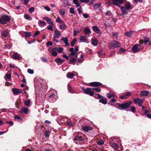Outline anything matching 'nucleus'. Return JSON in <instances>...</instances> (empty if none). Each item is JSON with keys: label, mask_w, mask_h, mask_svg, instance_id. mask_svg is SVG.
<instances>
[{"label": "nucleus", "mask_w": 151, "mask_h": 151, "mask_svg": "<svg viewBox=\"0 0 151 151\" xmlns=\"http://www.w3.org/2000/svg\"><path fill=\"white\" fill-rule=\"evenodd\" d=\"M131 7L130 4L129 2H127L124 6H122L120 7V10L123 15L127 14L129 11Z\"/></svg>", "instance_id": "nucleus-1"}, {"label": "nucleus", "mask_w": 151, "mask_h": 151, "mask_svg": "<svg viewBox=\"0 0 151 151\" xmlns=\"http://www.w3.org/2000/svg\"><path fill=\"white\" fill-rule=\"evenodd\" d=\"M131 101H129L126 103L123 104L117 103L116 104L118 106V107L117 108L118 109L120 110H124V109H127L129 107L131 104Z\"/></svg>", "instance_id": "nucleus-2"}, {"label": "nucleus", "mask_w": 151, "mask_h": 151, "mask_svg": "<svg viewBox=\"0 0 151 151\" xmlns=\"http://www.w3.org/2000/svg\"><path fill=\"white\" fill-rule=\"evenodd\" d=\"M10 20V17L8 15H3L0 18V24H6V22H9Z\"/></svg>", "instance_id": "nucleus-3"}, {"label": "nucleus", "mask_w": 151, "mask_h": 151, "mask_svg": "<svg viewBox=\"0 0 151 151\" xmlns=\"http://www.w3.org/2000/svg\"><path fill=\"white\" fill-rule=\"evenodd\" d=\"M109 47L111 49L116 47H118L120 46V44L116 41H114L109 44Z\"/></svg>", "instance_id": "nucleus-4"}, {"label": "nucleus", "mask_w": 151, "mask_h": 151, "mask_svg": "<svg viewBox=\"0 0 151 151\" xmlns=\"http://www.w3.org/2000/svg\"><path fill=\"white\" fill-rule=\"evenodd\" d=\"M82 90L84 93L89 95L91 96H93L94 95L93 92L91 91V89L90 88H83Z\"/></svg>", "instance_id": "nucleus-5"}, {"label": "nucleus", "mask_w": 151, "mask_h": 151, "mask_svg": "<svg viewBox=\"0 0 151 151\" xmlns=\"http://www.w3.org/2000/svg\"><path fill=\"white\" fill-rule=\"evenodd\" d=\"M133 100L134 102V103L135 104H138L139 106H142L144 100V99H140L139 98H134Z\"/></svg>", "instance_id": "nucleus-6"}, {"label": "nucleus", "mask_w": 151, "mask_h": 151, "mask_svg": "<svg viewBox=\"0 0 151 151\" xmlns=\"http://www.w3.org/2000/svg\"><path fill=\"white\" fill-rule=\"evenodd\" d=\"M69 51L71 52L69 54V56L70 58H73V56H74V57L77 58V53H76L74 51V49L73 48H70L69 50Z\"/></svg>", "instance_id": "nucleus-7"}, {"label": "nucleus", "mask_w": 151, "mask_h": 151, "mask_svg": "<svg viewBox=\"0 0 151 151\" xmlns=\"http://www.w3.org/2000/svg\"><path fill=\"white\" fill-rule=\"evenodd\" d=\"M113 2L112 3V4L113 5H116L117 6L119 7L120 5L118 4V3L122 4L124 2V1H126L127 0H112Z\"/></svg>", "instance_id": "nucleus-8"}, {"label": "nucleus", "mask_w": 151, "mask_h": 151, "mask_svg": "<svg viewBox=\"0 0 151 151\" xmlns=\"http://www.w3.org/2000/svg\"><path fill=\"white\" fill-rule=\"evenodd\" d=\"M84 139L81 136H77L74 139V140L75 141H76V143L78 144V143H80V142H82Z\"/></svg>", "instance_id": "nucleus-9"}, {"label": "nucleus", "mask_w": 151, "mask_h": 151, "mask_svg": "<svg viewBox=\"0 0 151 151\" xmlns=\"http://www.w3.org/2000/svg\"><path fill=\"white\" fill-rule=\"evenodd\" d=\"M102 85V84L100 82H91L89 84V86H97Z\"/></svg>", "instance_id": "nucleus-10"}, {"label": "nucleus", "mask_w": 151, "mask_h": 151, "mask_svg": "<svg viewBox=\"0 0 151 151\" xmlns=\"http://www.w3.org/2000/svg\"><path fill=\"white\" fill-rule=\"evenodd\" d=\"M43 19L45 20H46L48 24L52 25L53 26L54 25V24L52 22L49 17H43Z\"/></svg>", "instance_id": "nucleus-11"}, {"label": "nucleus", "mask_w": 151, "mask_h": 151, "mask_svg": "<svg viewBox=\"0 0 151 151\" xmlns=\"http://www.w3.org/2000/svg\"><path fill=\"white\" fill-rule=\"evenodd\" d=\"M54 94H52L50 95L49 98V101L50 102H54L56 100V98H54Z\"/></svg>", "instance_id": "nucleus-12"}, {"label": "nucleus", "mask_w": 151, "mask_h": 151, "mask_svg": "<svg viewBox=\"0 0 151 151\" xmlns=\"http://www.w3.org/2000/svg\"><path fill=\"white\" fill-rule=\"evenodd\" d=\"M139 44H135L133 46L132 48V50L133 52H137L139 51V48H138L139 46Z\"/></svg>", "instance_id": "nucleus-13"}, {"label": "nucleus", "mask_w": 151, "mask_h": 151, "mask_svg": "<svg viewBox=\"0 0 151 151\" xmlns=\"http://www.w3.org/2000/svg\"><path fill=\"white\" fill-rule=\"evenodd\" d=\"M28 109L27 108L22 107L21 111H20V113H24L26 114H28Z\"/></svg>", "instance_id": "nucleus-14"}, {"label": "nucleus", "mask_w": 151, "mask_h": 151, "mask_svg": "<svg viewBox=\"0 0 151 151\" xmlns=\"http://www.w3.org/2000/svg\"><path fill=\"white\" fill-rule=\"evenodd\" d=\"M82 129L85 132H88L89 130H91L92 128L90 126H83L82 127Z\"/></svg>", "instance_id": "nucleus-15"}, {"label": "nucleus", "mask_w": 151, "mask_h": 151, "mask_svg": "<svg viewBox=\"0 0 151 151\" xmlns=\"http://www.w3.org/2000/svg\"><path fill=\"white\" fill-rule=\"evenodd\" d=\"M61 40L64 42L66 46H69V43L68 42V40L67 38L63 37L61 38Z\"/></svg>", "instance_id": "nucleus-16"}, {"label": "nucleus", "mask_w": 151, "mask_h": 151, "mask_svg": "<svg viewBox=\"0 0 151 151\" xmlns=\"http://www.w3.org/2000/svg\"><path fill=\"white\" fill-rule=\"evenodd\" d=\"M9 31L7 29L4 30L1 32L2 35L5 37H7L9 33Z\"/></svg>", "instance_id": "nucleus-17"}, {"label": "nucleus", "mask_w": 151, "mask_h": 151, "mask_svg": "<svg viewBox=\"0 0 151 151\" xmlns=\"http://www.w3.org/2000/svg\"><path fill=\"white\" fill-rule=\"evenodd\" d=\"M54 36L56 37L57 38H59L61 35V34L60 32H59V31L57 29L55 31Z\"/></svg>", "instance_id": "nucleus-18"}, {"label": "nucleus", "mask_w": 151, "mask_h": 151, "mask_svg": "<svg viewBox=\"0 0 151 151\" xmlns=\"http://www.w3.org/2000/svg\"><path fill=\"white\" fill-rule=\"evenodd\" d=\"M91 44L94 46H96L98 44L97 41L96 39H92L91 41Z\"/></svg>", "instance_id": "nucleus-19"}, {"label": "nucleus", "mask_w": 151, "mask_h": 151, "mask_svg": "<svg viewBox=\"0 0 151 151\" xmlns=\"http://www.w3.org/2000/svg\"><path fill=\"white\" fill-rule=\"evenodd\" d=\"M12 90L14 94L15 95H17L19 93L21 92V91H20L19 89L17 88H13Z\"/></svg>", "instance_id": "nucleus-20"}, {"label": "nucleus", "mask_w": 151, "mask_h": 151, "mask_svg": "<svg viewBox=\"0 0 151 151\" xmlns=\"http://www.w3.org/2000/svg\"><path fill=\"white\" fill-rule=\"evenodd\" d=\"M38 24L40 27H43L46 26V22L42 20H39L38 22Z\"/></svg>", "instance_id": "nucleus-21"}, {"label": "nucleus", "mask_w": 151, "mask_h": 151, "mask_svg": "<svg viewBox=\"0 0 151 151\" xmlns=\"http://www.w3.org/2000/svg\"><path fill=\"white\" fill-rule=\"evenodd\" d=\"M98 56L100 58H104L105 57V55L104 52L103 50H101L98 52Z\"/></svg>", "instance_id": "nucleus-22"}, {"label": "nucleus", "mask_w": 151, "mask_h": 151, "mask_svg": "<svg viewBox=\"0 0 151 151\" xmlns=\"http://www.w3.org/2000/svg\"><path fill=\"white\" fill-rule=\"evenodd\" d=\"M55 61L58 64H61L64 62V61L61 59L58 58H56L55 59Z\"/></svg>", "instance_id": "nucleus-23"}, {"label": "nucleus", "mask_w": 151, "mask_h": 151, "mask_svg": "<svg viewBox=\"0 0 151 151\" xmlns=\"http://www.w3.org/2000/svg\"><path fill=\"white\" fill-rule=\"evenodd\" d=\"M99 102L105 105L107 104V101L106 98H103L102 99L99 100Z\"/></svg>", "instance_id": "nucleus-24"}, {"label": "nucleus", "mask_w": 151, "mask_h": 151, "mask_svg": "<svg viewBox=\"0 0 151 151\" xmlns=\"http://www.w3.org/2000/svg\"><path fill=\"white\" fill-rule=\"evenodd\" d=\"M84 31L86 34H89L91 33V30L89 29L88 27H85L84 28Z\"/></svg>", "instance_id": "nucleus-25"}, {"label": "nucleus", "mask_w": 151, "mask_h": 151, "mask_svg": "<svg viewBox=\"0 0 151 151\" xmlns=\"http://www.w3.org/2000/svg\"><path fill=\"white\" fill-rule=\"evenodd\" d=\"M110 144L111 147H112L114 149H118V145L116 143H110Z\"/></svg>", "instance_id": "nucleus-26"}, {"label": "nucleus", "mask_w": 151, "mask_h": 151, "mask_svg": "<svg viewBox=\"0 0 151 151\" xmlns=\"http://www.w3.org/2000/svg\"><path fill=\"white\" fill-rule=\"evenodd\" d=\"M149 94V91L144 90L142 91L141 92V94L143 96H146L148 95Z\"/></svg>", "instance_id": "nucleus-27"}, {"label": "nucleus", "mask_w": 151, "mask_h": 151, "mask_svg": "<svg viewBox=\"0 0 151 151\" xmlns=\"http://www.w3.org/2000/svg\"><path fill=\"white\" fill-rule=\"evenodd\" d=\"M13 56V58L15 59H19V55L16 52L14 53Z\"/></svg>", "instance_id": "nucleus-28"}, {"label": "nucleus", "mask_w": 151, "mask_h": 151, "mask_svg": "<svg viewBox=\"0 0 151 151\" xmlns=\"http://www.w3.org/2000/svg\"><path fill=\"white\" fill-rule=\"evenodd\" d=\"M79 40L82 42H85L86 40V37L84 36H81Z\"/></svg>", "instance_id": "nucleus-29"}, {"label": "nucleus", "mask_w": 151, "mask_h": 151, "mask_svg": "<svg viewBox=\"0 0 151 151\" xmlns=\"http://www.w3.org/2000/svg\"><path fill=\"white\" fill-rule=\"evenodd\" d=\"M68 89L69 91L71 93H73L74 92V91L73 88H71L69 84L68 85Z\"/></svg>", "instance_id": "nucleus-30"}, {"label": "nucleus", "mask_w": 151, "mask_h": 151, "mask_svg": "<svg viewBox=\"0 0 151 151\" xmlns=\"http://www.w3.org/2000/svg\"><path fill=\"white\" fill-rule=\"evenodd\" d=\"M133 33V31H130L129 32H126L125 33V35L127 37H130L132 35Z\"/></svg>", "instance_id": "nucleus-31"}, {"label": "nucleus", "mask_w": 151, "mask_h": 151, "mask_svg": "<svg viewBox=\"0 0 151 151\" xmlns=\"http://www.w3.org/2000/svg\"><path fill=\"white\" fill-rule=\"evenodd\" d=\"M74 74L73 73L70 72L68 73L67 74V76L69 78H72Z\"/></svg>", "instance_id": "nucleus-32"}, {"label": "nucleus", "mask_w": 151, "mask_h": 151, "mask_svg": "<svg viewBox=\"0 0 151 151\" xmlns=\"http://www.w3.org/2000/svg\"><path fill=\"white\" fill-rule=\"evenodd\" d=\"M14 118L15 120L19 122H21L22 121V119L17 115H15L14 116Z\"/></svg>", "instance_id": "nucleus-33"}, {"label": "nucleus", "mask_w": 151, "mask_h": 151, "mask_svg": "<svg viewBox=\"0 0 151 151\" xmlns=\"http://www.w3.org/2000/svg\"><path fill=\"white\" fill-rule=\"evenodd\" d=\"M73 3L75 4L77 7H78L80 6V4L78 2V0H73Z\"/></svg>", "instance_id": "nucleus-34"}, {"label": "nucleus", "mask_w": 151, "mask_h": 151, "mask_svg": "<svg viewBox=\"0 0 151 151\" xmlns=\"http://www.w3.org/2000/svg\"><path fill=\"white\" fill-rule=\"evenodd\" d=\"M24 18L28 20H31L32 19V18L28 14H26L24 15Z\"/></svg>", "instance_id": "nucleus-35"}, {"label": "nucleus", "mask_w": 151, "mask_h": 151, "mask_svg": "<svg viewBox=\"0 0 151 151\" xmlns=\"http://www.w3.org/2000/svg\"><path fill=\"white\" fill-rule=\"evenodd\" d=\"M30 104V100L28 99L24 101V104L27 106H29Z\"/></svg>", "instance_id": "nucleus-36"}, {"label": "nucleus", "mask_w": 151, "mask_h": 151, "mask_svg": "<svg viewBox=\"0 0 151 151\" xmlns=\"http://www.w3.org/2000/svg\"><path fill=\"white\" fill-rule=\"evenodd\" d=\"M66 25L65 24H62L60 25V29L62 30H63L65 29Z\"/></svg>", "instance_id": "nucleus-37"}, {"label": "nucleus", "mask_w": 151, "mask_h": 151, "mask_svg": "<svg viewBox=\"0 0 151 151\" xmlns=\"http://www.w3.org/2000/svg\"><path fill=\"white\" fill-rule=\"evenodd\" d=\"M50 132L48 130H46L45 132V136L46 138H48L49 136Z\"/></svg>", "instance_id": "nucleus-38"}, {"label": "nucleus", "mask_w": 151, "mask_h": 151, "mask_svg": "<svg viewBox=\"0 0 151 151\" xmlns=\"http://www.w3.org/2000/svg\"><path fill=\"white\" fill-rule=\"evenodd\" d=\"M106 96L107 97L110 99L114 97V95L113 93L110 94L109 93H108L106 94Z\"/></svg>", "instance_id": "nucleus-39"}, {"label": "nucleus", "mask_w": 151, "mask_h": 151, "mask_svg": "<svg viewBox=\"0 0 151 151\" xmlns=\"http://www.w3.org/2000/svg\"><path fill=\"white\" fill-rule=\"evenodd\" d=\"M92 29L96 32L99 31L100 30V29L97 26H93Z\"/></svg>", "instance_id": "nucleus-40"}, {"label": "nucleus", "mask_w": 151, "mask_h": 151, "mask_svg": "<svg viewBox=\"0 0 151 151\" xmlns=\"http://www.w3.org/2000/svg\"><path fill=\"white\" fill-rule=\"evenodd\" d=\"M77 41V38H74L72 41L71 42V46H73Z\"/></svg>", "instance_id": "nucleus-41"}, {"label": "nucleus", "mask_w": 151, "mask_h": 151, "mask_svg": "<svg viewBox=\"0 0 151 151\" xmlns=\"http://www.w3.org/2000/svg\"><path fill=\"white\" fill-rule=\"evenodd\" d=\"M101 5L100 3L94 5L93 8L95 9H99L100 8Z\"/></svg>", "instance_id": "nucleus-42"}, {"label": "nucleus", "mask_w": 151, "mask_h": 151, "mask_svg": "<svg viewBox=\"0 0 151 151\" xmlns=\"http://www.w3.org/2000/svg\"><path fill=\"white\" fill-rule=\"evenodd\" d=\"M25 36L26 37H29L31 35V32H24Z\"/></svg>", "instance_id": "nucleus-43"}, {"label": "nucleus", "mask_w": 151, "mask_h": 151, "mask_svg": "<svg viewBox=\"0 0 151 151\" xmlns=\"http://www.w3.org/2000/svg\"><path fill=\"white\" fill-rule=\"evenodd\" d=\"M59 13L61 15H64L65 14V11L63 9H60L59 11Z\"/></svg>", "instance_id": "nucleus-44"}, {"label": "nucleus", "mask_w": 151, "mask_h": 151, "mask_svg": "<svg viewBox=\"0 0 151 151\" xmlns=\"http://www.w3.org/2000/svg\"><path fill=\"white\" fill-rule=\"evenodd\" d=\"M63 50V47H58V48L57 52L58 53H60L62 52Z\"/></svg>", "instance_id": "nucleus-45"}, {"label": "nucleus", "mask_w": 151, "mask_h": 151, "mask_svg": "<svg viewBox=\"0 0 151 151\" xmlns=\"http://www.w3.org/2000/svg\"><path fill=\"white\" fill-rule=\"evenodd\" d=\"M76 59L75 58H72L70 60V63L71 64H75L74 63L75 62Z\"/></svg>", "instance_id": "nucleus-46"}, {"label": "nucleus", "mask_w": 151, "mask_h": 151, "mask_svg": "<svg viewBox=\"0 0 151 151\" xmlns=\"http://www.w3.org/2000/svg\"><path fill=\"white\" fill-rule=\"evenodd\" d=\"M4 77L6 79V78L9 79L11 78V76L10 74L6 73Z\"/></svg>", "instance_id": "nucleus-47"}, {"label": "nucleus", "mask_w": 151, "mask_h": 151, "mask_svg": "<svg viewBox=\"0 0 151 151\" xmlns=\"http://www.w3.org/2000/svg\"><path fill=\"white\" fill-rule=\"evenodd\" d=\"M92 89L93 90H95L97 92H100L101 91V89L100 88H93Z\"/></svg>", "instance_id": "nucleus-48"}, {"label": "nucleus", "mask_w": 151, "mask_h": 151, "mask_svg": "<svg viewBox=\"0 0 151 151\" xmlns=\"http://www.w3.org/2000/svg\"><path fill=\"white\" fill-rule=\"evenodd\" d=\"M105 15L108 16L109 17H111L112 15L111 13L110 12H106L105 13Z\"/></svg>", "instance_id": "nucleus-49"}, {"label": "nucleus", "mask_w": 151, "mask_h": 151, "mask_svg": "<svg viewBox=\"0 0 151 151\" xmlns=\"http://www.w3.org/2000/svg\"><path fill=\"white\" fill-rule=\"evenodd\" d=\"M70 13L74 14V8L71 7L70 9Z\"/></svg>", "instance_id": "nucleus-50"}, {"label": "nucleus", "mask_w": 151, "mask_h": 151, "mask_svg": "<svg viewBox=\"0 0 151 151\" xmlns=\"http://www.w3.org/2000/svg\"><path fill=\"white\" fill-rule=\"evenodd\" d=\"M35 10V9L34 7H32L29 9V12L30 13H32Z\"/></svg>", "instance_id": "nucleus-51"}, {"label": "nucleus", "mask_w": 151, "mask_h": 151, "mask_svg": "<svg viewBox=\"0 0 151 151\" xmlns=\"http://www.w3.org/2000/svg\"><path fill=\"white\" fill-rule=\"evenodd\" d=\"M41 60L44 62H46L47 61V59L46 58L44 57H41Z\"/></svg>", "instance_id": "nucleus-52"}, {"label": "nucleus", "mask_w": 151, "mask_h": 151, "mask_svg": "<svg viewBox=\"0 0 151 151\" xmlns=\"http://www.w3.org/2000/svg\"><path fill=\"white\" fill-rule=\"evenodd\" d=\"M52 43L51 41H48L46 43V46L48 47L49 46H52Z\"/></svg>", "instance_id": "nucleus-53"}, {"label": "nucleus", "mask_w": 151, "mask_h": 151, "mask_svg": "<svg viewBox=\"0 0 151 151\" xmlns=\"http://www.w3.org/2000/svg\"><path fill=\"white\" fill-rule=\"evenodd\" d=\"M27 72L30 74H33L34 73L33 70L30 69L27 70Z\"/></svg>", "instance_id": "nucleus-54"}, {"label": "nucleus", "mask_w": 151, "mask_h": 151, "mask_svg": "<svg viewBox=\"0 0 151 151\" xmlns=\"http://www.w3.org/2000/svg\"><path fill=\"white\" fill-rule=\"evenodd\" d=\"M131 110L133 113H134L135 111V108L134 106L131 107Z\"/></svg>", "instance_id": "nucleus-55"}, {"label": "nucleus", "mask_w": 151, "mask_h": 151, "mask_svg": "<svg viewBox=\"0 0 151 151\" xmlns=\"http://www.w3.org/2000/svg\"><path fill=\"white\" fill-rule=\"evenodd\" d=\"M77 10L78 11V13L79 14H81V13L82 12V11L81 10V7H80L79 8L77 9Z\"/></svg>", "instance_id": "nucleus-56"}, {"label": "nucleus", "mask_w": 151, "mask_h": 151, "mask_svg": "<svg viewBox=\"0 0 151 151\" xmlns=\"http://www.w3.org/2000/svg\"><path fill=\"white\" fill-rule=\"evenodd\" d=\"M80 2L81 3H88L90 1L89 0H80Z\"/></svg>", "instance_id": "nucleus-57"}, {"label": "nucleus", "mask_w": 151, "mask_h": 151, "mask_svg": "<svg viewBox=\"0 0 151 151\" xmlns=\"http://www.w3.org/2000/svg\"><path fill=\"white\" fill-rule=\"evenodd\" d=\"M39 34H40V32L39 31H36L34 34V35L33 36V37L34 38L36 36L38 35H39Z\"/></svg>", "instance_id": "nucleus-58"}, {"label": "nucleus", "mask_w": 151, "mask_h": 151, "mask_svg": "<svg viewBox=\"0 0 151 151\" xmlns=\"http://www.w3.org/2000/svg\"><path fill=\"white\" fill-rule=\"evenodd\" d=\"M145 40L144 41V42L145 43H147L148 42H149V39L148 37H145Z\"/></svg>", "instance_id": "nucleus-59"}, {"label": "nucleus", "mask_w": 151, "mask_h": 151, "mask_svg": "<svg viewBox=\"0 0 151 151\" xmlns=\"http://www.w3.org/2000/svg\"><path fill=\"white\" fill-rule=\"evenodd\" d=\"M51 54L53 56H55L57 55V53L56 51H53L51 53Z\"/></svg>", "instance_id": "nucleus-60"}, {"label": "nucleus", "mask_w": 151, "mask_h": 151, "mask_svg": "<svg viewBox=\"0 0 151 151\" xmlns=\"http://www.w3.org/2000/svg\"><path fill=\"white\" fill-rule=\"evenodd\" d=\"M143 43V41L142 40H139V46L140 47H141L142 46V45Z\"/></svg>", "instance_id": "nucleus-61"}, {"label": "nucleus", "mask_w": 151, "mask_h": 151, "mask_svg": "<svg viewBox=\"0 0 151 151\" xmlns=\"http://www.w3.org/2000/svg\"><path fill=\"white\" fill-rule=\"evenodd\" d=\"M44 9L47 11H50V8L47 6H45L44 7Z\"/></svg>", "instance_id": "nucleus-62"}, {"label": "nucleus", "mask_w": 151, "mask_h": 151, "mask_svg": "<svg viewBox=\"0 0 151 151\" xmlns=\"http://www.w3.org/2000/svg\"><path fill=\"white\" fill-rule=\"evenodd\" d=\"M67 124L70 127H72L73 126V124L71 122H68L67 123Z\"/></svg>", "instance_id": "nucleus-63"}, {"label": "nucleus", "mask_w": 151, "mask_h": 151, "mask_svg": "<svg viewBox=\"0 0 151 151\" xmlns=\"http://www.w3.org/2000/svg\"><path fill=\"white\" fill-rule=\"evenodd\" d=\"M95 95H97L98 96V98L99 99H100L101 98H103V97L100 94L98 93H96L95 94Z\"/></svg>", "instance_id": "nucleus-64"}]
</instances>
